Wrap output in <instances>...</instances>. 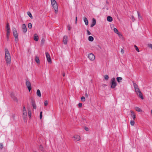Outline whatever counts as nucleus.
<instances>
[{"instance_id":"nucleus-26","label":"nucleus","mask_w":152,"mask_h":152,"mask_svg":"<svg viewBox=\"0 0 152 152\" xmlns=\"http://www.w3.org/2000/svg\"><path fill=\"white\" fill-rule=\"evenodd\" d=\"M35 61L37 63H39V58L37 56H36L35 57Z\"/></svg>"},{"instance_id":"nucleus-15","label":"nucleus","mask_w":152,"mask_h":152,"mask_svg":"<svg viewBox=\"0 0 152 152\" xmlns=\"http://www.w3.org/2000/svg\"><path fill=\"white\" fill-rule=\"evenodd\" d=\"M130 112L131 113V117H132L133 119L134 120H135L136 118V115L134 113V112L132 110H130Z\"/></svg>"},{"instance_id":"nucleus-40","label":"nucleus","mask_w":152,"mask_h":152,"mask_svg":"<svg viewBox=\"0 0 152 152\" xmlns=\"http://www.w3.org/2000/svg\"><path fill=\"white\" fill-rule=\"evenodd\" d=\"M131 19L132 21L133 22H134L135 20L134 17L133 15L132 16Z\"/></svg>"},{"instance_id":"nucleus-25","label":"nucleus","mask_w":152,"mask_h":152,"mask_svg":"<svg viewBox=\"0 0 152 152\" xmlns=\"http://www.w3.org/2000/svg\"><path fill=\"white\" fill-rule=\"evenodd\" d=\"M39 149L42 151V152H44L45 151L42 145H40L39 146Z\"/></svg>"},{"instance_id":"nucleus-10","label":"nucleus","mask_w":152,"mask_h":152,"mask_svg":"<svg viewBox=\"0 0 152 152\" xmlns=\"http://www.w3.org/2000/svg\"><path fill=\"white\" fill-rule=\"evenodd\" d=\"M10 96L12 98L14 101L17 103L18 102V100L17 98L15 96L14 94L13 93H12L10 94Z\"/></svg>"},{"instance_id":"nucleus-27","label":"nucleus","mask_w":152,"mask_h":152,"mask_svg":"<svg viewBox=\"0 0 152 152\" xmlns=\"http://www.w3.org/2000/svg\"><path fill=\"white\" fill-rule=\"evenodd\" d=\"M135 109L137 111L140 112H141L142 111V110L140 109V108L138 107H136L135 108Z\"/></svg>"},{"instance_id":"nucleus-43","label":"nucleus","mask_w":152,"mask_h":152,"mask_svg":"<svg viewBox=\"0 0 152 152\" xmlns=\"http://www.w3.org/2000/svg\"><path fill=\"white\" fill-rule=\"evenodd\" d=\"M48 104V102L47 100L45 101L44 102V104L45 106H47Z\"/></svg>"},{"instance_id":"nucleus-39","label":"nucleus","mask_w":152,"mask_h":152,"mask_svg":"<svg viewBox=\"0 0 152 152\" xmlns=\"http://www.w3.org/2000/svg\"><path fill=\"white\" fill-rule=\"evenodd\" d=\"M45 42V39L44 38H43L41 40V43L42 44H43Z\"/></svg>"},{"instance_id":"nucleus-49","label":"nucleus","mask_w":152,"mask_h":152,"mask_svg":"<svg viewBox=\"0 0 152 152\" xmlns=\"http://www.w3.org/2000/svg\"><path fill=\"white\" fill-rule=\"evenodd\" d=\"M118 34L120 37L122 36V35L119 32H118V34Z\"/></svg>"},{"instance_id":"nucleus-17","label":"nucleus","mask_w":152,"mask_h":152,"mask_svg":"<svg viewBox=\"0 0 152 152\" xmlns=\"http://www.w3.org/2000/svg\"><path fill=\"white\" fill-rule=\"evenodd\" d=\"M83 20L85 23V25L86 26H87L88 24V22L87 18H86V17H84Z\"/></svg>"},{"instance_id":"nucleus-21","label":"nucleus","mask_w":152,"mask_h":152,"mask_svg":"<svg viewBox=\"0 0 152 152\" xmlns=\"http://www.w3.org/2000/svg\"><path fill=\"white\" fill-rule=\"evenodd\" d=\"M37 94L38 97H40L41 96V92L39 89H38L37 90Z\"/></svg>"},{"instance_id":"nucleus-5","label":"nucleus","mask_w":152,"mask_h":152,"mask_svg":"<svg viewBox=\"0 0 152 152\" xmlns=\"http://www.w3.org/2000/svg\"><path fill=\"white\" fill-rule=\"evenodd\" d=\"M12 31H13V34L14 37L15 38V41H16V42L18 40V35L17 32L16 30V29L15 28H13L12 29Z\"/></svg>"},{"instance_id":"nucleus-37","label":"nucleus","mask_w":152,"mask_h":152,"mask_svg":"<svg viewBox=\"0 0 152 152\" xmlns=\"http://www.w3.org/2000/svg\"><path fill=\"white\" fill-rule=\"evenodd\" d=\"M28 114L29 117L30 118L31 117V112L30 111H28Z\"/></svg>"},{"instance_id":"nucleus-22","label":"nucleus","mask_w":152,"mask_h":152,"mask_svg":"<svg viewBox=\"0 0 152 152\" xmlns=\"http://www.w3.org/2000/svg\"><path fill=\"white\" fill-rule=\"evenodd\" d=\"M6 28L7 29L6 31H10V25H9L8 23H7V24Z\"/></svg>"},{"instance_id":"nucleus-23","label":"nucleus","mask_w":152,"mask_h":152,"mask_svg":"<svg viewBox=\"0 0 152 152\" xmlns=\"http://www.w3.org/2000/svg\"><path fill=\"white\" fill-rule=\"evenodd\" d=\"M116 79L118 82L120 83L121 82L122 78L121 77H117L116 78Z\"/></svg>"},{"instance_id":"nucleus-30","label":"nucleus","mask_w":152,"mask_h":152,"mask_svg":"<svg viewBox=\"0 0 152 152\" xmlns=\"http://www.w3.org/2000/svg\"><path fill=\"white\" fill-rule=\"evenodd\" d=\"M28 27L29 28H31L32 27V25L31 23H29L28 24Z\"/></svg>"},{"instance_id":"nucleus-45","label":"nucleus","mask_w":152,"mask_h":152,"mask_svg":"<svg viewBox=\"0 0 152 152\" xmlns=\"http://www.w3.org/2000/svg\"><path fill=\"white\" fill-rule=\"evenodd\" d=\"M78 106L79 107H81L82 106V104L81 103H79L78 104Z\"/></svg>"},{"instance_id":"nucleus-11","label":"nucleus","mask_w":152,"mask_h":152,"mask_svg":"<svg viewBox=\"0 0 152 152\" xmlns=\"http://www.w3.org/2000/svg\"><path fill=\"white\" fill-rule=\"evenodd\" d=\"M74 140L75 141H79L80 140V136L76 135L73 136Z\"/></svg>"},{"instance_id":"nucleus-50","label":"nucleus","mask_w":152,"mask_h":152,"mask_svg":"<svg viewBox=\"0 0 152 152\" xmlns=\"http://www.w3.org/2000/svg\"><path fill=\"white\" fill-rule=\"evenodd\" d=\"M121 53H124V50H123V49H121Z\"/></svg>"},{"instance_id":"nucleus-51","label":"nucleus","mask_w":152,"mask_h":152,"mask_svg":"<svg viewBox=\"0 0 152 152\" xmlns=\"http://www.w3.org/2000/svg\"><path fill=\"white\" fill-rule=\"evenodd\" d=\"M102 86H103V87H104L105 86H106V85H105V84H103V85H102Z\"/></svg>"},{"instance_id":"nucleus-53","label":"nucleus","mask_w":152,"mask_h":152,"mask_svg":"<svg viewBox=\"0 0 152 152\" xmlns=\"http://www.w3.org/2000/svg\"><path fill=\"white\" fill-rule=\"evenodd\" d=\"M86 96H87V97L88 96V95L87 94H86Z\"/></svg>"},{"instance_id":"nucleus-13","label":"nucleus","mask_w":152,"mask_h":152,"mask_svg":"<svg viewBox=\"0 0 152 152\" xmlns=\"http://www.w3.org/2000/svg\"><path fill=\"white\" fill-rule=\"evenodd\" d=\"M22 29L24 33H25L26 32L27 29L26 25L25 24H23Z\"/></svg>"},{"instance_id":"nucleus-48","label":"nucleus","mask_w":152,"mask_h":152,"mask_svg":"<svg viewBox=\"0 0 152 152\" xmlns=\"http://www.w3.org/2000/svg\"><path fill=\"white\" fill-rule=\"evenodd\" d=\"M77 17L76 16V17L75 18V23L76 24H77Z\"/></svg>"},{"instance_id":"nucleus-33","label":"nucleus","mask_w":152,"mask_h":152,"mask_svg":"<svg viewBox=\"0 0 152 152\" xmlns=\"http://www.w3.org/2000/svg\"><path fill=\"white\" fill-rule=\"evenodd\" d=\"M104 78L106 80H107L109 79V76L108 75H105L104 76Z\"/></svg>"},{"instance_id":"nucleus-47","label":"nucleus","mask_w":152,"mask_h":152,"mask_svg":"<svg viewBox=\"0 0 152 152\" xmlns=\"http://www.w3.org/2000/svg\"><path fill=\"white\" fill-rule=\"evenodd\" d=\"M85 129L86 131H88V128L87 127H86V126L85 127Z\"/></svg>"},{"instance_id":"nucleus-12","label":"nucleus","mask_w":152,"mask_h":152,"mask_svg":"<svg viewBox=\"0 0 152 152\" xmlns=\"http://www.w3.org/2000/svg\"><path fill=\"white\" fill-rule=\"evenodd\" d=\"M68 37L67 36L65 35L64 37L63 42L65 45H66L67 42Z\"/></svg>"},{"instance_id":"nucleus-20","label":"nucleus","mask_w":152,"mask_h":152,"mask_svg":"<svg viewBox=\"0 0 152 152\" xmlns=\"http://www.w3.org/2000/svg\"><path fill=\"white\" fill-rule=\"evenodd\" d=\"M34 40L36 41H38V40H39V38H38V35H37V34H34Z\"/></svg>"},{"instance_id":"nucleus-3","label":"nucleus","mask_w":152,"mask_h":152,"mask_svg":"<svg viewBox=\"0 0 152 152\" xmlns=\"http://www.w3.org/2000/svg\"><path fill=\"white\" fill-rule=\"evenodd\" d=\"M51 5L55 10V12L56 13L58 12V7L57 4L55 0H51Z\"/></svg>"},{"instance_id":"nucleus-35","label":"nucleus","mask_w":152,"mask_h":152,"mask_svg":"<svg viewBox=\"0 0 152 152\" xmlns=\"http://www.w3.org/2000/svg\"><path fill=\"white\" fill-rule=\"evenodd\" d=\"M148 46L150 48H151L152 50V44H148Z\"/></svg>"},{"instance_id":"nucleus-7","label":"nucleus","mask_w":152,"mask_h":152,"mask_svg":"<svg viewBox=\"0 0 152 152\" xmlns=\"http://www.w3.org/2000/svg\"><path fill=\"white\" fill-rule=\"evenodd\" d=\"M31 104L33 108L34 109H36L37 108V106L35 104V101L34 99L32 98L31 99Z\"/></svg>"},{"instance_id":"nucleus-29","label":"nucleus","mask_w":152,"mask_h":152,"mask_svg":"<svg viewBox=\"0 0 152 152\" xmlns=\"http://www.w3.org/2000/svg\"><path fill=\"white\" fill-rule=\"evenodd\" d=\"M137 12V14L138 15V18L139 20H142V17L140 15V13L138 11Z\"/></svg>"},{"instance_id":"nucleus-9","label":"nucleus","mask_w":152,"mask_h":152,"mask_svg":"<svg viewBox=\"0 0 152 152\" xmlns=\"http://www.w3.org/2000/svg\"><path fill=\"white\" fill-rule=\"evenodd\" d=\"M88 57L91 61H93L95 58V57L94 55L92 53L89 54L88 56Z\"/></svg>"},{"instance_id":"nucleus-6","label":"nucleus","mask_w":152,"mask_h":152,"mask_svg":"<svg viewBox=\"0 0 152 152\" xmlns=\"http://www.w3.org/2000/svg\"><path fill=\"white\" fill-rule=\"evenodd\" d=\"M26 86L27 87V88L29 91H30L31 89V84L30 82L26 80Z\"/></svg>"},{"instance_id":"nucleus-38","label":"nucleus","mask_w":152,"mask_h":152,"mask_svg":"<svg viewBox=\"0 0 152 152\" xmlns=\"http://www.w3.org/2000/svg\"><path fill=\"white\" fill-rule=\"evenodd\" d=\"M67 27L68 28V30L70 31L71 28L70 25L68 24Z\"/></svg>"},{"instance_id":"nucleus-36","label":"nucleus","mask_w":152,"mask_h":152,"mask_svg":"<svg viewBox=\"0 0 152 152\" xmlns=\"http://www.w3.org/2000/svg\"><path fill=\"white\" fill-rule=\"evenodd\" d=\"M134 47L135 48V49L138 52H139V49L138 48L136 45H134Z\"/></svg>"},{"instance_id":"nucleus-41","label":"nucleus","mask_w":152,"mask_h":152,"mask_svg":"<svg viewBox=\"0 0 152 152\" xmlns=\"http://www.w3.org/2000/svg\"><path fill=\"white\" fill-rule=\"evenodd\" d=\"M3 147V145L2 143H0V148L1 149H2V148Z\"/></svg>"},{"instance_id":"nucleus-16","label":"nucleus","mask_w":152,"mask_h":152,"mask_svg":"<svg viewBox=\"0 0 152 152\" xmlns=\"http://www.w3.org/2000/svg\"><path fill=\"white\" fill-rule=\"evenodd\" d=\"M96 19L94 18H93L92 23L91 25V27H93L96 24Z\"/></svg>"},{"instance_id":"nucleus-46","label":"nucleus","mask_w":152,"mask_h":152,"mask_svg":"<svg viewBox=\"0 0 152 152\" xmlns=\"http://www.w3.org/2000/svg\"><path fill=\"white\" fill-rule=\"evenodd\" d=\"M23 112H24V111H26L25 107L24 106H23Z\"/></svg>"},{"instance_id":"nucleus-1","label":"nucleus","mask_w":152,"mask_h":152,"mask_svg":"<svg viewBox=\"0 0 152 152\" xmlns=\"http://www.w3.org/2000/svg\"><path fill=\"white\" fill-rule=\"evenodd\" d=\"M5 58L7 65L10 64L11 62V58L10 53L7 48H5Z\"/></svg>"},{"instance_id":"nucleus-52","label":"nucleus","mask_w":152,"mask_h":152,"mask_svg":"<svg viewBox=\"0 0 152 152\" xmlns=\"http://www.w3.org/2000/svg\"><path fill=\"white\" fill-rule=\"evenodd\" d=\"M63 77H64L65 76V74L64 73L63 74Z\"/></svg>"},{"instance_id":"nucleus-31","label":"nucleus","mask_w":152,"mask_h":152,"mask_svg":"<svg viewBox=\"0 0 152 152\" xmlns=\"http://www.w3.org/2000/svg\"><path fill=\"white\" fill-rule=\"evenodd\" d=\"M135 122L134 120L131 121H130V124L132 126H134V125Z\"/></svg>"},{"instance_id":"nucleus-34","label":"nucleus","mask_w":152,"mask_h":152,"mask_svg":"<svg viewBox=\"0 0 152 152\" xmlns=\"http://www.w3.org/2000/svg\"><path fill=\"white\" fill-rule=\"evenodd\" d=\"M81 100L82 102H85V97L82 96L81 98Z\"/></svg>"},{"instance_id":"nucleus-24","label":"nucleus","mask_w":152,"mask_h":152,"mask_svg":"<svg viewBox=\"0 0 152 152\" xmlns=\"http://www.w3.org/2000/svg\"><path fill=\"white\" fill-rule=\"evenodd\" d=\"M88 40L89 41L92 42L94 40V38L91 36H90L88 38Z\"/></svg>"},{"instance_id":"nucleus-4","label":"nucleus","mask_w":152,"mask_h":152,"mask_svg":"<svg viewBox=\"0 0 152 152\" xmlns=\"http://www.w3.org/2000/svg\"><path fill=\"white\" fill-rule=\"evenodd\" d=\"M110 85L111 88H114L116 86L117 83L115 81V78L114 77H113L111 79Z\"/></svg>"},{"instance_id":"nucleus-42","label":"nucleus","mask_w":152,"mask_h":152,"mask_svg":"<svg viewBox=\"0 0 152 152\" xmlns=\"http://www.w3.org/2000/svg\"><path fill=\"white\" fill-rule=\"evenodd\" d=\"M42 112H41L40 114V118L41 119L42 118Z\"/></svg>"},{"instance_id":"nucleus-32","label":"nucleus","mask_w":152,"mask_h":152,"mask_svg":"<svg viewBox=\"0 0 152 152\" xmlns=\"http://www.w3.org/2000/svg\"><path fill=\"white\" fill-rule=\"evenodd\" d=\"M113 30H114V32L115 33L118 34V31L117 28H114Z\"/></svg>"},{"instance_id":"nucleus-28","label":"nucleus","mask_w":152,"mask_h":152,"mask_svg":"<svg viewBox=\"0 0 152 152\" xmlns=\"http://www.w3.org/2000/svg\"><path fill=\"white\" fill-rule=\"evenodd\" d=\"M27 14L32 19L33 17L32 16L31 13V12H27Z\"/></svg>"},{"instance_id":"nucleus-8","label":"nucleus","mask_w":152,"mask_h":152,"mask_svg":"<svg viewBox=\"0 0 152 152\" xmlns=\"http://www.w3.org/2000/svg\"><path fill=\"white\" fill-rule=\"evenodd\" d=\"M45 54L48 62L50 63H52V61L50 55L48 52L46 53Z\"/></svg>"},{"instance_id":"nucleus-14","label":"nucleus","mask_w":152,"mask_h":152,"mask_svg":"<svg viewBox=\"0 0 152 152\" xmlns=\"http://www.w3.org/2000/svg\"><path fill=\"white\" fill-rule=\"evenodd\" d=\"M27 117V113L26 111L23 112V119L25 120L26 119Z\"/></svg>"},{"instance_id":"nucleus-19","label":"nucleus","mask_w":152,"mask_h":152,"mask_svg":"<svg viewBox=\"0 0 152 152\" xmlns=\"http://www.w3.org/2000/svg\"><path fill=\"white\" fill-rule=\"evenodd\" d=\"M10 35V31H7L6 32V37L7 40L8 41L9 39V36Z\"/></svg>"},{"instance_id":"nucleus-44","label":"nucleus","mask_w":152,"mask_h":152,"mask_svg":"<svg viewBox=\"0 0 152 152\" xmlns=\"http://www.w3.org/2000/svg\"><path fill=\"white\" fill-rule=\"evenodd\" d=\"M87 34L88 35H90L91 34V33L90 32V31L88 30H87Z\"/></svg>"},{"instance_id":"nucleus-2","label":"nucleus","mask_w":152,"mask_h":152,"mask_svg":"<svg viewBox=\"0 0 152 152\" xmlns=\"http://www.w3.org/2000/svg\"><path fill=\"white\" fill-rule=\"evenodd\" d=\"M133 85L137 94L142 99H143L144 98L143 95L139 88L138 85L135 83H134Z\"/></svg>"},{"instance_id":"nucleus-18","label":"nucleus","mask_w":152,"mask_h":152,"mask_svg":"<svg viewBox=\"0 0 152 152\" xmlns=\"http://www.w3.org/2000/svg\"><path fill=\"white\" fill-rule=\"evenodd\" d=\"M107 20L109 22H112L113 21V18L109 16L107 17Z\"/></svg>"}]
</instances>
